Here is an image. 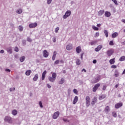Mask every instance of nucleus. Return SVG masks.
<instances>
[{
    "mask_svg": "<svg viewBox=\"0 0 125 125\" xmlns=\"http://www.w3.org/2000/svg\"><path fill=\"white\" fill-rule=\"evenodd\" d=\"M56 77H57V75L56 73L54 72L52 74V77L49 76L48 77V80L51 83H54L55 82V80H56Z\"/></svg>",
    "mask_w": 125,
    "mask_h": 125,
    "instance_id": "obj_1",
    "label": "nucleus"
},
{
    "mask_svg": "<svg viewBox=\"0 0 125 125\" xmlns=\"http://www.w3.org/2000/svg\"><path fill=\"white\" fill-rule=\"evenodd\" d=\"M101 77L99 75H98L96 78L93 79L92 80V83H98L99 81H100Z\"/></svg>",
    "mask_w": 125,
    "mask_h": 125,
    "instance_id": "obj_2",
    "label": "nucleus"
},
{
    "mask_svg": "<svg viewBox=\"0 0 125 125\" xmlns=\"http://www.w3.org/2000/svg\"><path fill=\"white\" fill-rule=\"evenodd\" d=\"M4 121L8 124H12V118L10 116H6L4 118Z\"/></svg>",
    "mask_w": 125,
    "mask_h": 125,
    "instance_id": "obj_3",
    "label": "nucleus"
},
{
    "mask_svg": "<svg viewBox=\"0 0 125 125\" xmlns=\"http://www.w3.org/2000/svg\"><path fill=\"white\" fill-rule=\"evenodd\" d=\"M86 100V107H89L90 105V98L89 96H86L85 98Z\"/></svg>",
    "mask_w": 125,
    "mask_h": 125,
    "instance_id": "obj_4",
    "label": "nucleus"
},
{
    "mask_svg": "<svg viewBox=\"0 0 125 125\" xmlns=\"http://www.w3.org/2000/svg\"><path fill=\"white\" fill-rule=\"evenodd\" d=\"M71 11L67 10L65 12V15H63V19H67V18L69 17V16H70V15H71Z\"/></svg>",
    "mask_w": 125,
    "mask_h": 125,
    "instance_id": "obj_5",
    "label": "nucleus"
},
{
    "mask_svg": "<svg viewBox=\"0 0 125 125\" xmlns=\"http://www.w3.org/2000/svg\"><path fill=\"white\" fill-rule=\"evenodd\" d=\"M114 53V49L108 50L106 52V55L108 57H110L111 55H113Z\"/></svg>",
    "mask_w": 125,
    "mask_h": 125,
    "instance_id": "obj_6",
    "label": "nucleus"
},
{
    "mask_svg": "<svg viewBox=\"0 0 125 125\" xmlns=\"http://www.w3.org/2000/svg\"><path fill=\"white\" fill-rule=\"evenodd\" d=\"M59 115H60V112L59 111H58L55 112L52 116L53 119H54V120H56V119L59 117Z\"/></svg>",
    "mask_w": 125,
    "mask_h": 125,
    "instance_id": "obj_7",
    "label": "nucleus"
},
{
    "mask_svg": "<svg viewBox=\"0 0 125 125\" xmlns=\"http://www.w3.org/2000/svg\"><path fill=\"white\" fill-rule=\"evenodd\" d=\"M99 86H100V84L99 83L96 84L94 86V87L93 88V92H95V91H96V90L98 89V87H99Z\"/></svg>",
    "mask_w": 125,
    "mask_h": 125,
    "instance_id": "obj_8",
    "label": "nucleus"
},
{
    "mask_svg": "<svg viewBox=\"0 0 125 125\" xmlns=\"http://www.w3.org/2000/svg\"><path fill=\"white\" fill-rule=\"evenodd\" d=\"M123 106V103H118L115 105V108L116 109H119Z\"/></svg>",
    "mask_w": 125,
    "mask_h": 125,
    "instance_id": "obj_9",
    "label": "nucleus"
},
{
    "mask_svg": "<svg viewBox=\"0 0 125 125\" xmlns=\"http://www.w3.org/2000/svg\"><path fill=\"white\" fill-rule=\"evenodd\" d=\"M48 54L49 53L46 50H44L43 51V57H45V58H47V57H48Z\"/></svg>",
    "mask_w": 125,
    "mask_h": 125,
    "instance_id": "obj_10",
    "label": "nucleus"
},
{
    "mask_svg": "<svg viewBox=\"0 0 125 125\" xmlns=\"http://www.w3.org/2000/svg\"><path fill=\"white\" fill-rule=\"evenodd\" d=\"M103 46L102 45H98L97 48H95V51H96V52H98V51H100V50H101L102 49V48Z\"/></svg>",
    "mask_w": 125,
    "mask_h": 125,
    "instance_id": "obj_11",
    "label": "nucleus"
},
{
    "mask_svg": "<svg viewBox=\"0 0 125 125\" xmlns=\"http://www.w3.org/2000/svg\"><path fill=\"white\" fill-rule=\"evenodd\" d=\"M38 26V23L37 22H35L33 23H31L29 25V28H36V27Z\"/></svg>",
    "mask_w": 125,
    "mask_h": 125,
    "instance_id": "obj_12",
    "label": "nucleus"
},
{
    "mask_svg": "<svg viewBox=\"0 0 125 125\" xmlns=\"http://www.w3.org/2000/svg\"><path fill=\"white\" fill-rule=\"evenodd\" d=\"M73 48V44H68L66 47L67 50H71Z\"/></svg>",
    "mask_w": 125,
    "mask_h": 125,
    "instance_id": "obj_13",
    "label": "nucleus"
},
{
    "mask_svg": "<svg viewBox=\"0 0 125 125\" xmlns=\"http://www.w3.org/2000/svg\"><path fill=\"white\" fill-rule=\"evenodd\" d=\"M76 51L77 53H81L82 52V48H81L80 46H79L76 48Z\"/></svg>",
    "mask_w": 125,
    "mask_h": 125,
    "instance_id": "obj_14",
    "label": "nucleus"
},
{
    "mask_svg": "<svg viewBox=\"0 0 125 125\" xmlns=\"http://www.w3.org/2000/svg\"><path fill=\"white\" fill-rule=\"evenodd\" d=\"M46 75V70H45L43 72L42 74V81L44 80V79H45V75Z\"/></svg>",
    "mask_w": 125,
    "mask_h": 125,
    "instance_id": "obj_15",
    "label": "nucleus"
},
{
    "mask_svg": "<svg viewBox=\"0 0 125 125\" xmlns=\"http://www.w3.org/2000/svg\"><path fill=\"white\" fill-rule=\"evenodd\" d=\"M114 76H115V78H118V77H119V76H120V73L119 72L118 70L116 69L115 70Z\"/></svg>",
    "mask_w": 125,
    "mask_h": 125,
    "instance_id": "obj_16",
    "label": "nucleus"
},
{
    "mask_svg": "<svg viewBox=\"0 0 125 125\" xmlns=\"http://www.w3.org/2000/svg\"><path fill=\"white\" fill-rule=\"evenodd\" d=\"M6 50L8 53H9V54H11L12 53V48H11V47L7 48Z\"/></svg>",
    "mask_w": 125,
    "mask_h": 125,
    "instance_id": "obj_17",
    "label": "nucleus"
},
{
    "mask_svg": "<svg viewBox=\"0 0 125 125\" xmlns=\"http://www.w3.org/2000/svg\"><path fill=\"white\" fill-rule=\"evenodd\" d=\"M38 79H39V74H36L34 76V77L33 79V80L34 81V82H37V81H38Z\"/></svg>",
    "mask_w": 125,
    "mask_h": 125,
    "instance_id": "obj_18",
    "label": "nucleus"
},
{
    "mask_svg": "<svg viewBox=\"0 0 125 125\" xmlns=\"http://www.w3.org/2000/svg\"><path fill=\"white\" fill-rule=\"evenodd\" d=\"M107 95L104 94L100 96L99 99V100H103L104 98H106Z\"/></svg>",
    "mask_w": 125,
    "mask_h": 125,
    "instance_id": "obj_19",
    "label": "nucleus"
},
{
    "mask_svg": "<svg viewBox=\"0 0 125 125\" xmlns=\"http://www.w3.org/2000/svg\"><path fill=\"white\" fill-rule=\"evenodd\" d=\"M104 16L105 17H110V16H111V13H110V12L105 11L104 13Z\"/></svg>",
    "mask_w": 125,
    "mask_h": 125,
    "instance_id": "obj_20",
    "label": "nucleus"
},
{
    "mask_svg": "<svg viewBox=\"0 0 125 125\" xmlns=\"http://www.w3.org/2000/svg\"><path fill=\"white\" fill-rule=\"evenodd\" d=\"M103 14H104V10H101L98 13V15L99 16H102Z\"/></svg>",
    "mask_w": 125,
    "mask_h": 125,
    "instance_id": "obj_21",
    "label": "nucleus"
},
{
    "mask_svg": "<svg viewBox=\"0 0 125 125\" xmlns=\"http://www.w3.org/2000/svg\"><path fill=\"white\" fill-rule=\"evenodd\" d=\"M104 111L106 114H108L110 112V107L109 106H106L105 108Z\"/></svg>",
    "mask_w": 125,
    "mask_h": 125,
    "instance_id": "obj_22",
    "label": "nucleus"
},
{
    "mask_svg": "<svg viewBox=\"0 0 125 125\" xmlns=\"http://www.w3.org/2000/svg\"><path fill=\"white\" fill-rule=\"evenodd\" d=\"M119 36V34L117 32H115L113 33L111 35V37L113 39H115V38H117Z\"/></svg>",
    "mask_w": 125,
    "mask_h": 125,
    "instance_id": "obj_23",
    "label": "nucleus"
},
{
    "mask_svg": "<svg viewBox=\"0 0 125 125\" xmlns=\"http://www.w3.org/2000/svg\"><path fill=\"white\" fill-rule=\"evenodd\" d=\"M78 96H76L73 100V104H76V103H77V102H78Z\"/></svg>",
    "mask_w": 125,
    "mask_h": 125,
    "instance_id": "obj_24",
    "label": "nucleus"
},
{
    "mask_svg": "<svg viewBox=\"0 0 125 125\" xmlns=\"http://www.w3.org/2000/svg\"><path fill=\"white\" fill-rule=\"evenodd\" d=\"M31 74H32V71H31L30 70H27L25 72L26 76H30Z\"/></svg>",
    "mask_w": 125,
    "mask_h": 125,
    "instance_id": "obj_25",
    "label": "nucleus"
},
{
    "mask_svg": "<svg viewBox=\"0 0 125 125\" xmlns=\"http://www.w3.org/2000/svg\"><path fill=\"white\" fill-rule=\"evenodd\" d=\"M96 101H97V98H96V97H94L91 103L92 105H94V104H95V103H96Z\"/></svg>",
    "mask_w": 125,
    "mask_h": 125,
    "instance_id": "obj_26",
    "label": "nucleus"
},
{
    "mask_svg": "<svg viewBox=\"0 0 125 125\" xmlns=\"http://www.w3.org/2000/svg\"><path fill=\"white\" fill-rule=\"evenodd\" d=\"M18 112L17 111V110H16V109H14L12 111V115H13V116H16V115H17Z\"/></svg>",
    "mask_w": 125,
    "mask_h": 125,
    "instance_id": "obj_27",
    "label": "nucleus"
},
{
    "mask_svg": "<svg viewBox=\"0 0 125 125\" xmlns=\"http://www.w3.org/2000/svg\"><path fill=\"white\" fill-rule=\"evenodd\" d=\"M109 63L110 65H112V64H115V58L110 60Z\"/></svg>",
    "mask_w": 125,
    "mask_h": 125,
    "instance_id": "obj_28",
    "label": "nucleus"
},
{
    "mask_svg": "<svg viewBox=\"0 0 125 125\" xmlns=\"http://www.w3.org/2000/svg\"><path fill=\"white\" fill-rule=\"evenodd\" d=\"M125 56H122L120 59H119V61L121 62H123V61H125Z\"/></svg>",
    "mask_w": 125,
    "mask_h": 125,
    "instance_id": "obj_29",
    "label": "nucleus"
},
{
    "mask_svg": "<svg viewBox=\"0 0 125 125\" xmlns=\"http://www.w3.org/2000/svg\"><path fill=\"white\" fill-rule=\"evenodd\" d=\"M20 62H24V61H25V56L21 57L20 58Z\"/></svg>",
    "mask_w": 125,
    "mask_h": 125,
    "instance_id": "obj_30",
    "label": "nucleus"
},
{
    "mask_svg": "<svg viewBox=\"0 0 125 125\" xmlns=\"http://www.w3.org/2000/svg\"><path fill=\"white\" fill-rule=\"evenodd\" d=\"M59 84H63V83H64V79L63 78H62L61 79V81H60L59 82Z\"/></svg>",
    "mask_w": 125,
    "mask_h": 125,
    "instance_id": "obj_31",
    "label": "nucleus"
},
{
    "mask_svg": "<svg viewBox=\"0 0 125 125\" xmlns=\"http://www.w3.org/2000/svg\"><path fill=\"white\" fill-rule=\"evenodd\" d=\"M104 33L106 38H108V31L107 30H104Z\"/></svg>",
    "mask_w": 125,
    "mask_h": 125,
    "instance_id": "obj_32",
    "label": "nucleus"
},
{
    "mask_svg": "<svg viewBox=\"0 0 125 125\" xmlns=\"http://www.w3.org/2000/svg\"><path fill=\"white\" fill-rule=\"evenodd\" d=\"M16 13H17L18 14H21V13H22V10H21V9H18V10L16 11Z\"/></svg>",
    "mask_w": 125,
    "mask_h": 125,
    "instance_id": "obj_33",
    "label": "nucleus"
},
{
    "mask_svg": "<svg viewBox=\"0 0 125 125\" xmlns=\"http://www.w3.org/2000/svg\"><path fill=\"white\" fill-rule=\"evenodd\" d=\"M92 29L94 30L95 31H98L99 30V28L98 27H97L96 26L93 25L92 26Z\"/></svg>",
    "mask_w": 125,
    "mask_h": 125,
    "instance_id": "obj_34",
    "label": "nucleus"
},
{
    "mask_svg": "<svg viewBox=\"0 0 125 125\" xmlns=\"http://www.w3.org/2000/svg\"><path fill=\"white\" fill-rule=\"evenodd\" d=\"M23 29H24V28L23 27V26H22V25L19 26V29L20 32H22V31H23Z\"/></svg>",
    "mask_w": 125,
    "mask_h": 125,
    "instance_id": "obj_35",
    "label": "nucleus"
},
{
    "mask_svg": "<svg viewBox=\"0 0 125 125\" xmlns=\"http://www.w3.org/2000/svg\"><path fill=\"white\" fill-rule=\"evenodd\" d=\"M112 116L114 117V118H116L117 117V113L115 111L112 112Z\"/></svg>",
    "mask_w": 125,
    "mask_h": 125,
    "instance_id": "obj_36",
    "label": "nucleus"
},
{
    "mask_svg": "<svg viewBox=\"0 0 125 125\" xmlns=\"http://www.w3.org/2000/svg\"><path fill=\"white\" fill-rule=\"evenodd\" d=\"M112 1H113V2H114V3H115V4L116 5H119V3H118V1H117V0H111Z\"/></svg>",
    "mask_w": 125,
    "mask_h": 125,
    "instance_id": "obj_37",
    "label": "nucleus"
},
{
    "mask_svg": "<svg viewBox=\"0 0 125 125\" xmlns=\"http://www.w3.org/2000/svg\"><path fill=\"white\" fill-rule=\"evenodd\" d=\"M76 64L79 66L81 64V61L79 59L77 60Z\"/></svg>",
    "mask_w": 125,
    "mask_h": 125,
    "instance_id": "obj_38",
    "label": "nucleus"
},
{
    "mask_svg": "<svg viewBox=\"0 0 125 125\" xmlns=\"http://www.w3.org/2000/svg\"><path fill=\"white\" fill-rule=\"evenodd\" d=\"M27 42H32V39H31L29 37H27Z\"/></svg>",
    "mask_w": 125,
    "mask_h": 125,
    "instance_id": "obj_39",
    "label": "nucleus"
},
{
    "mask_svg": "<svg viewBox=\"0 0 125 125\" xmlns=\"http://www.w3.org/2000/svg\"><path fill=\"white\" fill-rule=\"evenodd\" d=\"M39 105L41 108H43V106L42 105V101L39 102Z\"/></svg>",
    "mask_w": 125,
    "mask_h": 125,
    "instance_id": "obj_40",
    "label": "nucleus"
},
{
    "mask_svg": "<svg viewBox=\"0 0 125 125\" xmlns=\"http://www.w3.org/2000/svg\"><path fill=\"white\" fill-rule=\"evenodd\" d=\"M59 62H60L59 60L56 61L54 62V65H57V64H59Z\"/></svg>",
    "mask_w": 125,
    "mask_h": 125,
    "instance_id": "obj_41",
    "label": "nucleus"
},
{
    "mask_svg": "<svg viewBox=\"0 0 125 125\" xmlns=\"http://www.w3.org/2000/svg\"><path fill=\"white\" fill-rule=\"evenodd\" d=\"M73 92L75 94H78V90H77V89H73Z\"/></svg>",
    "mask_w": 125,
    "mask_h": 125,
    "instance_id": "obj_42",
    "label": "nucleus"
},
{
    "mask_svg": "<svg viewBox=\"0 0 125 125\" xmlns=\"http://www.w3.org/2000/svg\"><path fill=\"white\" fill-rule=\"evenodd\" d=\"M58 31H59V27H57V28H56L55 33H56V34H57V33H58Z\"/></svg>",
    "mask_w": 125,
    "mask_h": 125,
    "instance_id": "obj_43",
    "label": "nucleus"
},
{
    "mask_svg": "<svg viewBox=\"0 0 125 125\" xmlns=\"http://www.w3.org/2000/svg\"><path fill=\"white\" fill-rule=\"evenodd\" d=\"M52 1V0H47V4H50Z\"/></svg>",
    "mask_w": 125,
    "mask_h": 125,
    "instance_id": "obj_44",
    "label": "nucleus"
},
{
    "mask_svg": "<svg viewBox=\"0 0 125 125\" xmlns=\"http://www.w3.org/2000/svg\"><path fill=\"white\" fill-rule=\"evenodd\" d=\"M109 45H114V42L113 41H110Z\"/></svg>",
    "mask_w": 125,
    "mask_h": 125,
    "instance_id": "obj_45",
    "label": "nucleus"
},
{
    "mask_svg": "<svg viewBox=\"0 0 125 125\" xmlns=\"http://www.w3.org/2000/svg\"><path fill=\"white\" fill-rule=\"evenodd\" d=\"M22 42L23 46L26 45V40H22Z\"/></svg>",
    "mask_w": 125,
    "mask_h": 125,
    "instance_id": "obj_46",
    "label": "nucleus"
},
{
    "mask_svg": "<svg viewBox=\"0 0 125 125\" xmlns=\"http://www.w3.org/2000/svg\"><path fill=\"white\" fill-rule=\"evenodd\" d=\"M95 43H96V42H94V41H93L90 42L91 45H94V44H95Z\"/></svg>",
    "mask_w": 125,
    "mask_h": 125,
    "instance_id": "obj_47",
    "label": "nucleus"
},
{
    "mask_svg": "<svg viewBox=\"0 0 125 125\" xmlns=\"http://www.w3.org/2000/svg\"><path fill=\"white\" fill-rule=\"evenodd\" d=\"M15 51H16V52H18V51H19V49H18V47H15Z\"/></svg>",
    "mask_w": 125,
    "mask_h": 125,
    "instance_id": "obj_48",
    "label": "nucleus"
},
{
    "mask_svg": "<svg viewBox=\"0 0 125 125\" xmlns=\"http://www.w3.org/2000/svg\"><path fill=\"white\" fill-rule=\"evenodd\" d=\"M52 41H53V42H56V38L53 37L52 39Z\"/></svg>",
    "mask_w": 125,
    "mask_h": 125,
    "instance_id": "obj_49",
    "label": "nucleus"
},
{
    "mask_svg": "<svg viewBox=\"0 0 125 125\" xmlns=\"http://www.w3.org/2000/svg\"><path fill=\"white\" fill-rule=\"evenodd\" d=\"M95 37L96 38L97 37H99V32H96L95 35Z\"/></svg>",
    "mask_w": 125,
    "mask_h": 125,
    "instance_id": "obj_50",
    "label": "nucleus"
},
{
    "mask_svg": "<svg viewBox=\"0 0 125 125\" xmlns=\"http://www.w3.org/2000/svg\"><path fill=\"white\" fill-rule=\"evenodd\" d=\"M14 90H15V88L14 87V88H10V91H14Z\"/></svg>",
    "mask_w": 125,
    "mask_h": 125,
    "instance_id": "obj_51",
    "label": "nucleus"
},
{
    "mask_svg": "<svg viewBox=\"0 0 125 125\" xmlns=\"http://www.w3.org/2000/svg\"><path fill=\"white\" fill-rule=\"evenodd\" d=\"M111 68H112L113 69H116L117 68V65H112Z\"/></svg>",
    "mask_w": 125,
    "mask_h": 125,
    "instance_id": "obj_52",
    "label": "nucleus"
},
{
    "mask_svg": "<svg viewBox=\"0 0 125 125\" xmlns=\"http://www.w3.org/2000/svg\"><path fill=\"white\" fill-rule=\"evenodd\" d=\"M57 54V52H56V51H54L53 52V55L54 56H56V55Z\"/></svg>",
    "mask_w": 125,
    "mask_h": 125,
    "instance_id": "obj_53",
    "label": "nucleus"
},
{
    "mask_svg": "<svg viewBox=\"0 0 125 125\" xmlns=\"http://www.w3.org/2000/svg\"><path fill=\"white\" fill-rule=\"evenodd\" d=\"M56 58V56H53L52 57V59L53 61H54V60H55V58Z\"/></svg>",
    "mask_w": 125,
    "mask_h": 125,
    "instance_id": "obj_54",
    "label": "nucleus"
},
{
    "mask_svg": "<svg viewBox=\"0 0 125 125\" xmlns=\"http://www.w3.org/2000/svg\"><path fill=\"white\" fill-rule=\"evenodd\" d=\"M106 85H104L103 87V90H105V89H106Z\"/></svg>",
    "mask_w": 125,
    "mask_h": 125,
    "instance_id": "obj_55",
    "label": "nucleus"
},
{
    "mask_svg": "<svg viewBox=\"0 0 125 125\" xmlns=\"http://www.w3.org/2000/svg\"><path fill=\"white\" fill-rule=\"evenodd\" d=\"M47 86L48 88H51V86L49 84H47Z\"/></svg>",
    "mask_w": 125,
    "mask_h": 125,
    "instance_id": "obj_56",
    "label": "nucleus"
},
{
    "mask_svg": "<svg viewBox=\"0 0 125 125\" xmlns=\"http://www.w3.org/2000/svg\"><path fill=\"white\" fill-rule=\"evenodd\" d=\"M84 53H82L81 54V59H82V60H83V55Z\"/></svg>",
    "mask_w": 125,
    "mask_h": 125,
    "instance_id": "obj_57",
    "label": "nucleus"
},
{
    "mask_svg": "<svg viewBox=\"0 0 125 125\" xmlns=\"http://www.w3.org/2000/svg\"><path fill=\"white\" fill-rule=\"evenodd\" d=\"M5 71L6 72H10V71H11L10 69H8V68L6 69L5 70Z\"/></svg>",
    "mask_w": 125,
    "mask_h": 125,
    "instance_id": "obj_58",
    "label": "nucleus"
},
{
    "mask_svg": "<svg viewBox=\"0 0 125 125\" xmlns=\"http://www.w3.org/2000/svg\"><path fill=\"white\" fill-rule=\"evenodd\" d=\"M97 62V61H96V60H94L93 61V63L94 64H96Z\"/></svg>",
    "mask_w": 125,
    "mask_h": 125,
    "instance_id": "obj_59",
    "label": "nucleus"
},
{
    "mask_svg": "<svg viewBox=\"0 0 125 125\" xmlns=\"http://www.w3.org/2000/svg\"><path fill=\"white\" fill-rule=\"evenodd\" d=\"M0 53H1V54L4 53V50H1L0 51Z\"/></svg>",
    "mask_w": 125,
    "mask_h": 125,
    "instance_id": "obj_60",
    "label": "nucleus"
},
{
    "mask_svg": "<svg viewBox=\"0 0 125 125\" xmlns=\"http://www.w3.org/2000/svg\"><path fill=\"white\" fill-rule=\"evenodd\" d=\"M83 71H84V72L85 73V72H86V70H85V69H84V68H83L82 69V72H83Z\"/></svg>",
    "mask_w": 125,
    "mask_h": 125,
    "instance_id": "obj_61",
    "label": "nucleus"
},
{
    "mask_svg": "<svg viewBox=\"0 0 125 125\" xmlns=\"http://www.w3.org/2000/svg\"><path fill=\"white\" fill-rule=\"evenodd\" d=\"M101 26V24H100V23H99V24H97V27H100Z\"/></svg>",
    "mask_w": 125,
    "mask_h": 125,
    "instance_id": "obj_62",
    "label": "nucleus"
},
{
    "mask_svg": "<svg viewBox=\"0 0 125 125\" xmlns=\"http://www.w3.org/2000/svg\"><path fill=\"white\" fill-rule=\"evenodd\" d=\"M62 120L63 122H68V120L67 119H63Z\"/></svg>",
    "mask_w": 125,
    "mask_h": 125,
    "instance_id": "obj_63",
    "label": "nucleus"
},
{
    "mask_svg": "<svg viewBox=\"0 0 125 125\" xmlns=\"http://www.w3.org/2000/svg\"><path fill=\"white\" fill-rule=\"evenodd\" d=\"M61 63H64V61H63L62 60L60 61Z\"/></svg>",
    "mask_w": 125,
    "mask_h": 125,
    "instance_id": "obj_64",
    "label": "nucleus"
}]
</instances>
